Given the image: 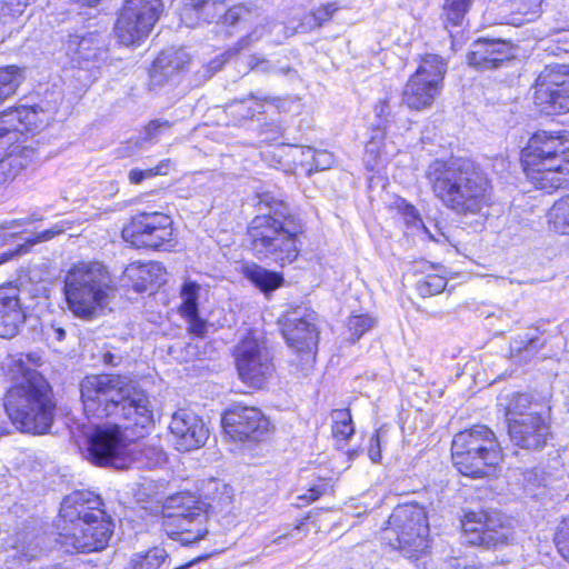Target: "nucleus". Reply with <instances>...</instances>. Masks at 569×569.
Returning <instances> with one entry per match:
<instances>
[{"label":"nucleus","mask_w":569,"mask_h":569,"mask_svg":"<svg viewBox=\"0 0 569 569\" xmlns=\"http://www.w3.org/2000/svg\"><path fill=\"white\" fill-rule=\"evenodd\" d=\"M41 357L33 353L9 356L3 369L11 382L3 406L12 425L21 432L42 435L53 421L50 386L37 371Z\"/></svg>","instance_id":"nucleus-1"},{"label":"nucleus","mask_w":569,"mask_h":569,"mask_svg":"<svg viewBox=\"0 0 569 569\" xmlns=\"http://www.w3.org/2000/svg\"><path fill=\"white\" fill-rule=\"evenodd\" d=\"M84 415L89 420L114 417L124 429H147L153 423V407L148 392L123 375H91L80 382Z\"/></svg>","instance_id":"nucleus-2"},{"label":"nucleus","mask_w":569,"mask_h":569,"mask_svg":"<svg viewBox=\"0 0 569 569\" xmlns=\"http://www.w3.org/2000/svg\"><path fill=\"white\" fill-rule=\"evenodd\" d=\"M426 178L435 197L457 214H479L491 204L490 181L468 159L435 160Z\"/></svg>","instance_id":"nucleus-3"},{"label":"nucleus","mask_w":569,"mask_h":569,"mask_svg":"<svg viewBox=\"0 0 569 569\" xmlns=\"http://www.w3.org/2000/svg\"><path fill=\"white\" fill-rule=\"evenodd\" d=\"M260 202L269 207L270 213L257 216L250 223L248 233L252 250L258 257L280 266L292 263L300 252L305 223L281 200L264 194Z\"/></svg>","instance_id":"nucleus-4"},{"label":"nucleus","mask_w":569,"mask_h":569,"mask_svg":"<svg viewBox=\"0 0 569 569\" xmlns=\"http://www.w3.org/2000/svg\"><path fill=\"white\" fill-rule=\"evenodd\" d=\"M561 132L539 131L522 150V167L527 178L537 188L553 190L567 182L569 146Z\"/></svg>","instance_id":"nucleus-5"},{"label":"nucleus","mask_w":569,"mask_h":569,"mask_svg":"<svg viewBox=\"0 0 569 569\" xmlns=\"http://www.w3.org/2000/svg\"><path fill=\"white\" fill-rule=\"evenodd\" d=\"M116 287L108 269L100 262H80L64 277L63 293L68 309L78 318L89 320L102 310Z\"/></svg>","instance_id":"nucleus-6"},{"label":"nucleus","mask_w":569,"mask_h":569,"mask_svg":"<svg viewBox=\"0 0 569 569\" xmlns=\"http://www.w3.org/2000/svg\"><path fill=\"white\" fill-rule=\"evenodd\" d=\"M455 467L463 476H490L502 461V450L492 430L482 425L458 432L451 443Z\"/></svg>","instance_id":"nucleus-7"},{"label":"nucleus","mask_w":569,"mask_h":569,"mask_svg":"<svg viewBox=\"0 0 569 569\" xmlns=\"http://www.w3.org/2000/svg\"><path fill=\"white\" fill-rule=\"evenodd\" d=\"M510 440L517 447L539 450L550 437V407L520 393L513 397L507 410Z\"/></svg>","instance_id":"nucleus-8"},{"label":"nucleus","mask_w":569,"mask_h":569,"mask_svg":"<svg viewBox=\"0 0 569 569\" xmlns=\"http://www.w3.org/2000/svg\"><path fill=\"white\" fill-rule=\"evenodd\" d=\"M426 511L416 503L395 508L383 528L385 539L409 559H418L429 548Z\"/></svg>","instance_id":"nucleus-9"},{"label":"nucleus","mask_w":569,"mask_h":569,"mask_svg":"<svg viewBox=\"0 0 569 569\" xmlns=\"http://www.w3.org/2000/svg\"><path fill=\"white\" fill-rule=\"evenodd\" d=\"M90 460L101 467L126 469L134 461L132 443L118 423L93 425L86 432Z\"/></svg>","instance_id":"nucleus-10"},{"label":"nucleus","mask_w":569,"mask_h":569,"mask_svg":"<svg viewBox=\"0 0 569 569\" xmlns=\"http://www.w3.org/2000/svg\"><path fill=\"white\" fill-rule=\"evenodd\" d=\"M447 73V62L438 54H426L416 72L410 76L402 91V103L412 110L431 108L440 96L443 79Z\"/></svg>","instance_id":"nucleus-11"},{"label":"nucleus","mask_w":569,"mask_h":569,"mask_svg":"<svg viewBox=\"0 0 569 569\" xmlns=\"http://www.w3.org/2000/svg\"><path fill=\"white\" fill-rule=\"evenodd\" d=\"M161 8V0H127L114 27L119 43L134 47L144 41L158 21Z\"/></svg>","instance_id":"nucleus-12"},{"label":"nucleus","mask_w":569,"mask_h":569,"mask_svg":"<svg viewBox=\"0 0 569 569\" xmlns=\"http://www.w3.org/2000/svg\"><path fill=\"white\" fill-rule=\"evenodd\" d=\"M114 523L109 515L60 526L58 542L68 552H92L108 547Z\"/></svg>","instance_id":"nucleus-13"},{"label":"nucleus","mask_w":569,"mask_h":569,"mask_svg":"<svg viewBox=\"0 0 569 569\" xmlns=\"http://www.w3.org/2000/svg\"><path fill=\"white\" fill-rule=\"evenodd\" d=\"M122 238L136 248L173 246L172 219L162 212H140L122 229Z\"/></svg>","instance_id":"nucleus-14"},{"label":"nucleus","mask_w":569,"mask_h":569,"mask_svg":"<svg viewBox=\"0 0 569 569\" xmlns=\"http://www.w3.org/2000/svg\"><path fill=\"white\" fill-rule=\"evenodd\" d=\"M533 101L545 113L569 112V66L549 64L537 77Z\"/></svg>","instance_id":"nucleus-15"},{"label":"nucleus","mask_w":569,"mask_h":569,"mask_svg":"<svg viewBox=\"0 0 569 569\" xmlns=\"http://www.w3.org/2000/svg\"><path fill=\"white\" fill-rule=\"evenodd\" d=\"M236 368L242 382L252 388H262L273 373V365L263 342L251 333L234 349Z\"/></svg>","instance_id":"nucleus-16"},{"label":"nucleus","mask_w":569,"mask_h":569,"mask_svg":"<svg viewBox=\"0 0 569 569\" xmlns=\"http://www.w3.org/2000/svg\"><path fill=\"white\" fill-rule=\"evenodd\" d=\"M469 543L498 548L512 543L516 539L513 529L505 522L499 513L470 512L462 522Z\"/></svg>","instance_id":"nucleus-17"},{"label":"nucleus","mask_w":569,"mask_h":569,"mask_svg":"<svg viewBox=\"0 0 569 569\" xmlns=\"http://www.w3.org/2000/svg\"><path fill=\"white\" fill-rule=\"evenodd\" d=\"M224 432L236 441H260L270 433L269 419L256 407L236 405L221 419Z\"/></svg>","instance_id":"nucleus-18"},{"label":"nucleus","mask_w":569,"mask_h":569,"mask_svg":"<svg viewBox=\"0 0 569 569\" xmlns=\"http://www.w3.org/2000/svg\"><path fill=\"white\" fill-rule=\"evenodd\" d=\"M169 430L179 451L197 450L209 439L207 423L200 416L187 409H179L172 415Z\"/></svg>","instance_id":"nucleus-19"},{"label":"nucleus","mask_w":569,"mask_h":569,"mask_svg":"<svg viewBox=\"0 0 569 569\" xmlns=\"http://www.w3.org/2000/svg\"><path fill=\"white\" fill-rule=\"evenodd\" d=\"M238 22H254L256 27L250 33L239 40L236 48L237 51L243 50L259 41L267 32L276 33L277 37L274 41H280L279 34L286 30V27L282 23L269 21L261 17L258 11H253L242 4L229 8L228 12L224 14V23L232 26Z\"/></svg>","instance_id":"nucleus-20"},{"label":"nucleus","mask_w":569,"mask_h":569,"mask_svg":"<svg viewBox=\"0 0 569 569\" xmlns=\"http://www.w3.org/2000/svg\"><path fill=\"white\" fill-rule=\"evenodd\" d=\"M102 505L100 496L92 491L76 490L71 492L61 503V526L76 525L80 521L106 516L107 512L101 508Z\"/></svg>","instance_id":"nucleus-21"},{"label":"nucleus","mask_w":569,"mask_h":569,"mask_svg":"<svg viewBox=\"0 0 569 569\" xmlns=\"http://www.w3.org/2000/svg\"><path fill=\"white\" fill-rule=\"evenodd\" d=\"M189 62L190 56L184 49L163 50L153 61L150 70L151 89L158 90L177 84Z\"/></svg>","instance_id":"nucleus-22"},{"label":"nucleus","mask_w":569,"mask_h":569,"mask_svg":"<svg viewBox=\"0 0 569 569\" xmlns=\"http://www.w3.org/2000/svg\"><path fill=\"white\" fill-rule=\"evenodd\" d=\"M282 332L288 345L298 352H311L317 346L318 330L312 313L295 311L286 318Z\"/></svg>","instance_id":"nucleus-23"},{"label":"nucleus","mask_w":569,"mask_h":569,"mask_svg":"<svg viewBox=\"0 0 569 569\" xmlns=\"http://www.w3.org/2000/svg\"><path fill=\"white\" fill-rule=\"evenodd\" d=\"M162 528L170 538L182 545L194 543L208 533L207 512L193 511L191 516L184 518H181V515L162 517Z\"/></svg>","instance_id":"nucleus-24"},{"label":"nucleus","mask_w":569,"mask_h":569,"mask_svg":"<svg viewBox=\"0 0 569 569\" xmlns=\"http://www.w3.org/2000/svg\"><path fill=\"white\" fill-rule=\"evenodd\" d=\"M67 54L81 68L93 67L107 59L102 37L90 32L86 36H70L66 44Z\"/></svg>","instance_id":"nucleus-25"},{"label":"nucleus","mask_w":569,"mask_h":569,"mask_svg":"<svg viewBox=\"0 0 569 569\" xmlns=\"http://www.w3.org/2000/svg\"><path fill=\"white\" fill-rule=\"evenodd\" d=\"M512 58L511 46L501 40L479 39L472 43L468 63L479 70H491Z\"/></svg>","instance_id":"nucleus-26"},{"label":"nucleus","mask_w":569,"mask_h":569,"mask_svg":"<svg viewBox=\"0 0 569 569\" xmlns=\"http://www.w3.org/2000/svg\"><path fill=\"white\" fill-rule=\"evenodd\" d=\"M24 312L20 305L19 290L16 287L0 288V337H14L24 321Z\"/></svg>","instance_id":"nucleus-27"},{"label":"nucleus","mask_w":569,"mask_h":569,"mask_svg":"<svg viewBox=\"0 0 569 569\" xmlns=\"http://www.w3.org/2000/svg\"><path fill=\"white\" fill-rule=\"evenodd\" d=\"M9 127L16 130L17 143L20 144L24 132L42 128L48 121V114L36 107L21 106L2 112Z\"/></svg>","instance_id":"nucleus-28"},{"label":"nucleus","mask_w":569,"mask_h":569,"mask_svg":"<svg viewBox=\"0 0 569 569\" xmlns=\"http://www.w3.org/2000/svg\"><path fill=\"white\" fill-rule=\"evenodd\" d=\"M227 0H190V3L183 9L181 21L187 27H194L192 16L196 14L200 20L211 23L219 19L224 20Z\"/></svg>","instance_id":"nucleus-29"},{"label":"nucleus","mask_w":569,"mask_h":569,"mask_svg":"<svg viewBox=\"0 0 569 569\" xmlns=\"http://www.w3.org/2000/svg\"><path fill=\"white\" fill-rule=\"evenodd\" d=\"M124 274L133 282V288L138 292H144L150 289L152 284L163 281L164 268L159 262H133L129 264Z\"/></svg>","instance_id":"nucleus-30"},{"label":"nucleus","mask_w":569,"mask_h":569,"mask_svg":"<svg viewBox=\"0 0 569 569\" xmlns=\"http://www.w3.org/2000/svg\"><path fill=\"white\" fill-rule=\"evenodd\" d=\"M33 150L14 144L13 150L0 160V184L12 181L24 168L29 166Z\"/></svg>","instance_id":"nucleus-31"},{"label":"nucleus","mask_w":569,"mask_h":569,"mask_svg":"<svg viewBox=\"0 0 569 569\" xmlns=\"http://www.w3.org/2000/svg\"><path fill=\"white\" fill-rule=\"evenodd\" d=\"M193 511H206L204 505L194 495L180 492L166 499L162 517L181 515V518H184L191 516Z\"/></svg>","instance_id":"nucleus-32"},{"label":"nucleus","mask_w":569,"mask_h":569,"mask_svg":"<svg viewBox=\"0 0 569 569\" xmlns=\"http://www.w3.org/2000/svg\"><path fill=\"white\" fill-rule=\"evenodd\" d=\"M543 0H510L509 23L521 26L538 19L542 11Z\"/></svg>","instance_id":"nucleus-33"},{"label":"nucleus","mask_w":569,"mask_h":569,"mask_svg":"<svg viewBox=\"0 0 569 569\" xmlns=\"http://www.w3.org/2000/svg\"><path fill=\"white\" fill-rule=\"evenodd\" d=\"M70 229V222L69 221H60L56 224H53L50 229H47L40 233H38L32 239H28L24 243L20 244L16 250L3 252L0 254V264L3 262H7L11 259H13L17 256L27 253L30 248L37 243L46 242L54 237L61 234L66 230Z\"/></svg>","instance_id":"nucleus-34"},{"label":"nucleus","mask_w":569,"mask_h":569,"mask_svg":"<svg viewBox=\"0 0 569 569\" xmlns=\"http://www.w3.org/2000/svg\"><path fill=\"white\" fill-rule=\"evenodd\" d=\"M243 273L248 280L263 292L272 291L283 282L280 273L267 270L254 263L244 266Z\"/></svg>","instance_id":"nucleus-35"},{"label":"nucleus","mask_w":569,"mask_h":569,"mask_svg":"<svg viewBox=\"0 0 569 569\" xmlns=\"http://www.w3.org/2000/svg\"><path fill=\"white\" fill-rule=\"evenodd\" d=\"M546 218L550 230L560 234H569V194L555 201Z\"/></svg>","instance_id":"nucleus-36"},{"label":"nucleus","mask_w":569,"mask_h":569,"mask_svg":"<svg viewBox=\"0 0 569 569\" xmlns=\"http://www.w3.org/2000/svg\"><path fill=\"white\" fill-rule=\"evenodd\" d=\"M266 99L250 94L242 100H234L227 104V112L236 118L238 122L251 119L256 113L263 112Z\"/></svg>","instance_id":"nucleus-37"},{"label":"nucleus","mask_w":569,"mask_h":569,"mask_svg":"<svg viewBox=\"0 0 569 569\" xmlns=\"http://www.w3.org/2000/svg\"><path fill=\"white\" fill-rule=\"evenodd\" d=\"M332 435L338 440H348L355 433L349 409H336L331 412Z\"/></svg>","instance_id":"nucleus-38"},{"label":"nucleus","mask_w":569,"mask_h":569,"mask_svg":"<svg viewBox=\"0 0 569 569\" xmlns=\"http://www.w3.org/2000/svg\"><path fill=\"white\" fill-rule=\"evenodd\" d=\"M22 81L18 67L8 66L0 69V103L16 93Z\"/></svg>","instance_id":"nucleus-39"},{"label":"nucleus","mask_w":569,"mask_h":569,"mask_svg":"<svg viewBox=\"0 0 569 569\" xmlns=\"http://www.w3.org/2000/svg\"><path fill=\"white\" fill-rule=\"evenodd\" d=\"M377 326V318L370 313H352L348 318L347 329L351 340H359L366 332Z\"/></svg>","instance_id":"nucleus-40"},{"label":"nucleus","mask_w":569,"mask_h":569,"mask_svg":"<svg viewBox=\"0 0 569 569\" xmlns=\"http://www.w3.org/2000/svg\"><path fill=\"white\" fill-rule=\"evenodd\" d=\"M12 547L16 551L14 556L19 555L27 561L37 558L41 553L38 539L28 532L18 533Z\"/></svg>","instance_id":"nucleus-41"},{"label":"nucleus","mask_w":569,"mask_h":569,"mask_svg":"<svg viewBox=\"0 0 569 569\" xmlns=\"http://www.w3.org/2000/svg\"><path fill=\"white\" fill-rule=\"evenodd\" d=\"M200 287L193 281H187L181 289V316H193L198 312V296Z\"/></svg>","instance_id":"nucleus-42"},{"label":"nucleus","mask_w":569,"mask_h":569,"mask_svg":"<svg viewBox=\"0 0 569 569\" xmlns=\"http://www.w3.org/2000/svg\"><path fill=\"white\" fill-rule=\"evenodd\" d=\"M170 163H171L170 160L167 159V160L160 161L159 164L156 166L154 168H150V169H146V170H140L137 168L132 169L129 172V180L131 183L138 184V183L142 182L144 179H149V178L160 176V174H167L169 171V168H170Z\"/></svg>","instance_id":"nucleus-43"},{"label":"nucleus","mask_w":569,"mask_h":569,"mask_svg":"<svg viewBox=\"0 0 569 569\" xmlns=\"http://www.w3.org/2000/svg\"><path fill=\"white\" fill-rule=\"evenodd\" d=\"M247 63L250 70L258 71L261 73H279L288 76L291 72H293V70L290 67H277L270 61L258 56L249 57Z\"/></svg>","instance_id":"nucleus-44"},{"label":"nucleus","mask_w":569,"mask_h":569,"mask_svg":"<svg viewBox=\"0 0 569 569\" xmlns=\"http://www.w3.org/2000/svg\"><path fill=\"white\" fill-rule=\"evenodd\" d=\"M447 286L446 278L438 274H429L418 282V290L421 296H433L445 290Z\"/></svg>","instance_id":"nucleus-45"},{"label":"nucleus","mask_w":569,"mask_h":569,"mask_svg":"<svg viewBox=\"0 0 569 569\" xmlns=\"http://www.w3.org/2000/svg\"><path fill=\"white\" fill-rule=\"evenodd\" d=\"M538 338L533 336L526 335L523 337L519 336L515 338L510 343V352L512 356H519L522 352H527L532 355L537 351Z\"/></svg>","instance_id":"nucleus-46"},{"label":"nucleus","mask_w":569,"mask_h":569,"mask_svg":"<svg viewBox=\"0 0 569 569\" xmlns=\"http://www.w3.org/2000/svg\"><path fill=\"white\" fill-rule=\"evenodd\" d=\"M17 132L8 126L2 112L0 113V153L17 144Z\"/></svg>","instance_id":"nucleus-47"},{"label":"nucleus","mask_w":569,"mask_h":569,"mask_svg":"<svg viewBox=\"0 0 569 569\" xmlns=\"http://www.w3.org/2000/svg\"><path fill=\"white\" fill-rule=\"evenodd\" d=\"M169 128L170 123L168 120H152L144 127L142 131V139L144 141L151 142Z\"/></svg>","instance_id":"nucleus-48"},{"label":"nucleus","mask_w":569,"mask_h":569,"mask_svg":"<svg viewBox=\"0 0 569 569\" xmlns=\"http://www.w3.org/2000/svg\"><path fill=\"white\" fill-rule=\"evenodd\" d=\"M8 3L0 1V18H14L21 16L30 1L7 0Z\"/></svg>","instance_id":"nucleus-49"},{"label":"nucleus","mask_w":569,"mask_h":569,"mask_svg":"<svg viewBox=\"0 0 569 569\" xmlns=\"http://www.w3.org/2000/svg\"><path fill=\"white\" fill-rule=\"evenodd\" d=\"M445 11L447 20L457 26L461 22L465 13L468 11V7L462 4L461 1L451 0L450 2H447Z\"/></svg>","instance_id":"nucleus-50"},{"label":"nucleus","mask_w":569,"mask_h":569,"mask_svg":"<svg viewBox=\"0 0 569 569\" xmlns=\"http://www.w3.org/2000/svg\"><path fill=\"white\" fill-rule=\"evenodd\" d=\"M339 9L337 2H328L317 8L312 13L311 18L317 27H321L325 22L330 20L333 13Z\"/></svg>","instance_id":"nucleus-51"},{"label":"nucleus","mask_w":569,"mask_h":569,"mask_svg":"<svg viewBox=\"0 0 569 569\" xmlns=\"http://www.w3.org/2000/svg\"><path fill=\"white\" fill-rule=\"evenodd\" d=\"M558 551L569 561V519L565 521L556 536Z\"/></svg>","instance_id":"nucleus-52"},{"label":"nucleus","mask_w":569,"mask_h":569,"mask_svg":"<svg viewBox=\"0 0 569 569\" xmlns=\"http://www.w3.org/2000/svg\"><path fill=\"white\" fill-rule=\"evenodd\" d=\"M318 151L311 147H301L295 149L293 158L297 159L300 156V164L311 172L313 167L315 158H317Z\"/></svg>","instance_id":"nucleus-53"},{"label":"nucleus","mask_w":569,"mask_h":569,"mask_svg":"<svg viewBox=\"0 0 569 569\" xmlns=\"http://www.w3.org/2000/svg\"><path fill=\"white\" fill-rule=\"evenodd\" d=\"M26 221L12 220L0 226V246L19 233L18 228L23 227Z\"/></svg>","instance_id":"nucleus-54"},{"label":"nucleus","mask_w":569,"mask_h":569,"mask_svg":"<svg viewBox=\"0 0 569 569\" xmlns=\"http://www.w3.org/2000/svg\"><path fill=\"white\" fill-rule=\"evenodd\" d=\"M376 138H379L380 141H385L386 133L382 129H375L371 136V139L366 146V151L368 153L373 154L375 157H379L382 152V144L376 142Z\"/></svg>","instance_id":"nucleus-55"},{"label":"nucleus","mask_w":569,"mask_h":569,"mask_svg":"<svg viewBox=\"0 0 569 569\" xmlns=\"http://www.w3.org/2000/svg\"><path fill=\"white\" fill-rule=\"evenodd\" d=\"M187 319L189 323V331L197 336V337H203L206 333V322L199 318L198 312L193 316H182Z\"/></svg>","instance_id":"nucleus-56"},{"label":"nucleus","mask_w":569,"mask_h":569,"mask_svg":"<svg viewBox=\"0 0 569 569\" xmlns=\"http://www.w3.org/2000/svg\"><path fill=\"white\" fill-rule=\"evenodd\" d=\"M332 163V156L327 151H318L317 158H315L312 170H325Z\"/></svg>","instance_id":"nucleus-57"},{"label":"nucleus","mask_w":569,"mask_h":569,"mask_svg":"<svg viewBox=\"0 0 569 569\" xmlns=\"http://www.w3.org/2000/svg\"><path fill=\"white\" fill-rule=\"evenodd\" d=\"M326 492V485H316L311 487L306 493L299 496V499H303L307 502H313L319 499Z\"/></svg>","instance_id":"nucleus-58"},{"label":"nucleus","mask_w":569,"mask_h":569,"mask_svg":"<svg viewBox=\"0 0 569 569\" xmlns=\"http://www.w3.org/2000/svg\"><path fill=\"white\" fill-rule=\"evenodd\" d=\"M47 337L54 341H63L66 338V331L61 327L52 325L47 331Z\"/></svg>","instance_id":"nucleus-59"},{"label":"nucleus","mask_w":569,"mask_h":569,"mask_svg":"<svg viewBox=\"0 0 569 569\" xmlns=\"http://www.w3.org/2000/svg\"><path fill=\"white\" fill-rule=\"evenodd\" d=\"M371 442H375L377 447L379 446V437H378V435H375L371 438ZM369 456H370V459L373 462H377L380 459V451L378 449L373 448V443H371V447L369 449Z\"/></svg>","instance_id":"nucleus-60"},{"label":"nucleus","mask_w":569,"mask_h":569,"mask_svg":"<svg viewBox=\"0 0 569 569\" xmlns=\"http://www.w3.org/2000/svg\"><path fill=\"white\" fill-rule=\"evenodd\" d=\"M102 361L104 365H108V366H117L118 362H119V358L111 353L110 351H107L102 355Z\"/></svg>","instance_id":"nucleus-61"},{"label":"nucleus","mask_w":569,"mask_h":569,"mask_svg":"<svg viewBox=\"0 0 569 569\" xmlns=\"http://www.w3.org/2000/svg\"><path fill=\"white\" fill-rule=\"evenodd\" d=\"M292 535L291 533H284V535H280L278 537H276L272 542L273 543H280L283 539L288 538V537H291Z\"/></svg>","instance_id":"nucleus-62"},{"label":"nucleus","mask_w":569,"mask_h":569,"mask_svg":"<svg viewBox=\"0 0 569 569\" xmlns=\"http://www.w3.org/2000/svg\"><path fill=\"white\" fill-rule=\"evenodd\" d=\"M187 348H188V355H189L190 357H193V356H196V355H197V349H198V348H197L196 346H192L191 343H189V345L187 346Z\"/></svg>","instance_id":"nucleus-63"},{"label":"nucleus","mask_w":569,"mask_h":569,"mask_svg":"<svg viewBox=\"0 0 569 569\" xmlns=\"http://www.w3.org/2000/svg\"><path fill=\"white\" fill-rule=\"evenodd\" d=\"M386 102H382L381 106H377L376 109H377V112L379 116H381L383 112H385V108H386Z\"/></svg>","instance_id":"nucleus-64"}]
</instances>
